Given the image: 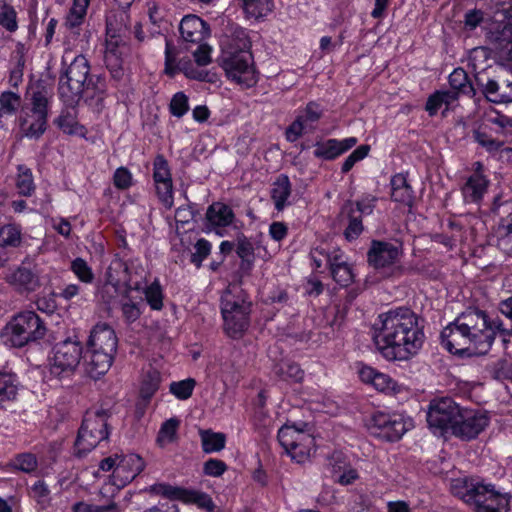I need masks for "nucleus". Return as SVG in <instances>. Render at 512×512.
<instances>
[{
  "label": "nucleus",
  "instance_id": "f257e3e1",
  "mask_svg": "<svg viewBox=\"0 0 512 512\" xmlns=\"http://www.w3.org/2000/svg\"><path fill=\"white\" fill-rule=\"evenodd\" d=\"M373 340L388 361H407L423 346L425 334L418 316L408 308H397L378 316Z\"/></svg>",
  "mask_w": 512,
  "mask_h": 512
},
{
  "label": "nucleus",
  "instance_id": "f03ea898",
  "mask_svg": "<svg viewBox=\"0 0 512 512\" xmlns=\"http://www.w3.org/2000/svg\"><path fill=\"white\" fill-rule=\"evenodd\" d=\"M502 331V320L491 319L485 311L469 309L442 330L441 342L453 354H485Z\"/></svg>",
  "mask_w": 512,
  "mask_h": 512
},
{
  "label": "nucleus",
  "instance_id": "7ed1b4c3",
  "mask_svg": "<svg viewBox=\"0 0 512 512\" xmlns=\"http://www.w3.org/2000/svg\"><path fill=\"white\" fill-rule=\"evenodd\" d=\"M454 495L476 512H508L510 495L495 489L492 484L478 479L457 480L452 485Z\"/></svg>",
  "mask_w": 512,
  "mask_h": 512
},
{
  "label": "nucleus",
  "instance_id": "20e7f679",
  "mask_svg": "<svg viewBox=\"0 0 512 512\" xmlns=\"http://www.w3.org/2000/svg\"><path fill=\"white\" fill-rule=\"evenodd\" d=\"M127 8L110 9L106 14V49L104 60L115 79L123 76L121 49L127 45L130 34V16Z\"/></svg>",
  "mask_w": 512,
  "mask_h": 512
},
{
  "label": "nucleus",
  "instance_id": "39448f33",
  "mask_svg": "<svg viewBox=\"0 0 512 512\" xmlns=\"http://www.w3.org/2000/svg\"><path fill=\"white\" fill-rule=\"evenodd\" d=\"M51 99V92L44 85H32L27 91L20 114V127L26 137L38 139L46 131Z\"/></svg>",
  "mask_w": 512,
  "mask_h": 512
},
{
  "label": "nucleus",
  "instance_id": "423d86ee",
  "mask_svg": "<svg viewBox=\"0 0 512 512\" xmlns=\"http://www.w3.org/2000/svg\"><path fill=\"white\" fill-rule=\"evenodd\" d=\"M117 343L115 331L109 325L102 323L93 328L88 340L90 355L87 361V371L92 377L97 378L109 370Z\"/></svg>",
  "mask_w": 512,
  "mask_h": 512
},
{
  "label": "nucleus",
  "instance_id": "0eeeda50",
  "mask_svg": "<svg viewBox=\"0 0 512 512\" xmlns=\"http://www.w3.org/2000/svg\"><path fill=\"white\" fill-rule=\"evenodd\" d=\"M250 312L251 301L240 288L227 289L221 296V314L229 336L239 337L249 327Z\"/></svg>",
  "mask_w": 512,
  "mask_h": 512
},
{
  "label": "nucleus",
  "instance_id": "6e6552de",
  "mask_svg": "<svg viewBox=\"0 0 512 512\" xmlns=\"http://www.w3.org/2000/svg\"><path fill=\"white\" fill-rule=\"evenodd\" d=\"M47 328L42 319L31 310L16 314L5 326L2 337L12 347L21 348L42 339Z\"/></svg>",
  "mask_w": 512,
  "mask_h": 512
},
{
  "label": "nucleus",
  "instance_id": "1a4fd4ad",
  "mask_svg": "<svg viewBox=\"0 0 512 512\" xmlns=\"http://www.w3.org/2000/svg\"><path fill=\"white\" fill-rule=\"evenodd\" d=\"M108 418V411L104 409H92L85 413L75 441L77 456L86 455L102 441L108 439L110 434Z\"/></svg>",
  "mask_w": 512,
  "mask_h": 512
},
{
  "label": "nucleus",
  "instance_id": "9d476101",
  "mask_svg": "<svg viewBox=\"0 0 512 512\" xmlns=\"http://www.w3.org/2000/svg\"><path fill=\"white\" fill-rule=\"evenodd\" d=\"M90 66L88 60L77 54L59 79V95L67 105H75L82 98L84 87L88 82Z\"/></svg>",
  "mask_w": 512,
  "mask_h": 512
},
{
  "label": "nucleus",
  "instance_id": "9b49d317",
  "mask_svg": "<svg viewBox=\"0 0 512 512\" xmlns=\"http://www.w3.org/2000/svg\"><path fill=\"white\" fill-rule=\"evenodd\" d=\"M83 347L76 338H67L57 343L50 358L49 372L55 378L70 377L82 358Z\"/></svg>",
  "mask_w": 512,
  "mask_h": 512
},
{
  "label": "nucleus",
  "instance_id": "f8f14e48",
  "mask_svg": "<svg viewBox=\"0 0 512 512\" xmlns=\"http://www.w3.org/2000/svg\"><path fill=\"white\" fill-rule=\"evenodd\" d=\"M367 426L371 434L393 442L413 428V420L399 413L377 411L372 414Z\"/></svg>",
  "mask_w": 512,
  "mask_h": 512
},
{
  "label": "nucleus",
  "instance_id": "ddd939ff",
  "mask_svg": "<svg viewBox=\"0 0 512 512\" xmlns=\"http://www.w3.org/2000/svg\"><path fill=\"white\" fill-rule=\"evenodd\" d=\"M278 441L288 455L297 463H305L311 456L314 438L302 428L285 424L278 431Z\"/></svg>",
  "mask_w": 512,
  "mask_h": 512
},
{
  "label": "nucleus",
  "instance_id": "4468645a",
  "mask_svg": "<svg viewBox=\"0 0 512 512\" xmlns=\"http://www.w3.org/2000/svg\"><path fill=\"white\" fill-rule=\"evenodd\" d=\"M462 408L450 397L435 398L430 401L427 422L431 429L444 434L452 431Z\"/></svg>",
  "mask_w": 512,
  "mask_h": 512
},
{
  "label": "nucleus",
  "instance_id": "2eb2a0df",
  "mask_svg": "<svg viewBox=\"0 0 512 512\" xmlns=\"http://www.w3.org/2000/svg\"><path fill=\"white\" fill-rule=\"evenodd\" d=\"M220 63L227 77L244 88H250L257 83V75L250 51L243 54L220 58Z\"/></svg>",
  "mask_w": 512,
  "mask_h": 512
},
{
  "label": "nucleus",
  "instance_id": "dca6fc26",
  "mask_svg": "<svg viewBox=\"0 0 512 512\" xmlns=\"http://www.w3.org/2000/svg\"><path fill=\"white\" fill-rule=\"evenodd\" d=\"M490 423L487 412L462 408L451 434L462 441H470L483 432Z\"/></svg>",
  "mask_w": 512,
  "mask_h": 512
},
{
  "label": "nucleus",
  "instance_id": "f3484780",
  "mask_svg": "<svg viewBox=\"0 0 512 512\" xmlns=\"http://www.w3.org/2000/svg\"><path fill=\"white\" fill-rule=\"evenodd\" d=\"M475 80L488 101L496 104L512 102L511 72L506 71L504 75H499L496 79H487L486 81L481 74H477Z\"/></svg>",
  "mask_w": 512,
  "mask_h": 512
},
{
  "label": "nucleus",
  "instance_id": "a211bd4d",
  "mask_svg": "<svg viewBox=\"0 0 512 512\" xmlns=\"http://www.w3.org/2000/svg\"><path fill=\"white\" fill-rule=\"evenodd\" d=\"M5 280L19 293H31L41 286L40 271L30 261H23L6 275Z\"/></svg>",
  "mask_w": 512,
  "mask_h": 512
},
{
  "label": "nucleus",
  "instance_id": "6ab92c4d",
  "mask_svg": "<svg viewBox=\"0 0 512 512\" xmlns=\"http://www.w3.org/2000/svg\"><path fill=\"white\" fill-rule=\"evenodd\" d=\"M153 180L159 201L166 209L174 204L172 175L167 160L157 155L153 162Z\"/></svg>",
  "mask_w": 512,
  "mask_h": 512
},
{
  "label": "nucleus",
  "instance_id": "aec40b11",
  "mask_svg": "<svg viewBox=\"0 0 512 512\" xmlns=\"http://www.w3.org/2000/svg\"><path fill=\"white\" fill-rule=\"evenodd\" d=\"M144 467L143 459L137 454L119 455V461L112 474L113 484L124 487L140 474Z\"/></svg>",
  "mask_w": 512,
  "mask_h": 512
},
{
  "label": "nucleus",
  "instance_id": "412c9836",
  "mask_svg": "<svg viewBox=\"0 0 512 512\" xmlns=\"http://www.w3.org/2000/svg\"><path fill=\"white\" fill-rule=\"evenodd\" d=\"M401 254L400 246L386 241L373 240L368 251V262L375 268L393 265Z\"/></svg>",
  "mask_w": 512,
  "mask_h": 512
},
{
  "label": "nucleus",
  "instance_id": "4be33fe9",
  "mask_svg": "<svg viewBox=\"0 0 512 512\" xmlns=\"http://www.w3.org/2000/svg\"><path fill=\"white\" fill-rule=\"evenodd\" d=\"M179 33L185 43L200 44L209 36L210 29L199 16L189 14L180 21Z\"/></svg>",
  "mask_w": 512,
  "mask_h": 512
},
{
  "label": "nucleus",
  "instance_id": "5701e85b",
  "mask_svg": "<svg viewBox=\"0 0 512 512\" xmlns=\"http://www.w3.org/2000/svg\"><path fill=\"white\" fill-rule=\"evenodd\" d=\"M356 137H348L343 140L328 139L324 142H318L313 152L316 158L324 160H333L357 144Z\"/></svg>",
  "mask_w": 512,
  "mask_h": 512
},
{
  "label": "nucleus",
  "instance_id": "b1692460",
  "mask_svg": "<svg viewBox=\"0 0 512 512\" xmlns=\"http://www.w3.org/2000/svg\"><path fill=\"white\" fill-rule=\"evenodd\" d=\"M250 47L251 43L247 32L243 28L236 27L221 40L222 54L220 58L243 54L244 51H250Z\"/></svg>",
  "mask_w": 512,
  "mask_h": 512
},
{
  "label": "nucleus",
  "instance_id": "393cba45",
  "mask_svg": "<svg viewBox=\"0 0 512 512\" xmlns=\"http://www.w3.org/2000/svg\"><path fill=\"white\" fill-rule=\"evenodd\" d=\"M90 32L83 27L76 29H65L64 41L65 53L63 55L62 62L66 64L70 53L75 51L78 54H82L89 48Z\"/></svg>",
  "mask_w": 512,
  "mask_h": 512
},
{
  "label": "nucleus",
  "instance_id": "a878e982",
  "mask_svg": "<svg viewBox=\"0 0 512 512\" xmlns=\"http://www.w3.org/2000/svg\"><path fill=\"white\" fill-rule=\"evenodd\" d=\"M205 219L210 228H225L234 222L235 214L230 206L214 202L207 208Z\"/></svg>",
  "mask_w": 512,
  "mask_h": 512
},
{
  "label": "nucleus",
  "instance_id": "bb28decb",
  "mask_svg": "<svg viewBox=\"0 0 512 512\" xmlns=\"http://www.w3.org/2000/svg\"><path fill=\"white\" fill-rule=\"evenodd\" d=\"M489 180L483 173L470 175L462 187V194L466 203H479L487 192Z\"/></svg>",
  "mask_w": 512,
  "mask_h": 512
},
{
  "label": "nucleus",
  "instance_id": "cd10ccee",
  "mask_svg": "<svg viewBox=\"0 0 512 512\" xmlns=\"http://www.w3.org/2000/svg\"><path fill=\"white\" fill-rule=\"evenodd\" d=\"M292 193L291 182L287 175L281 174L272 183L270 196L277 211H283L291 202L289 198Z\"/></svg>",
  "mask_w": 512,
  "mask_h": 512
},
{
  "label": "nucleus",
  "instance_id": "c85d7f7f",
  "mask_svg": "<svg viewBox=\"0 0 512 512\" xmlns=\"http://www.w3.org/2000/svg\"><path fill=\"white\" fill-rule=\"evenodd\" d=\"M391 199L406 206L413 203V190L404 174H396L391 178Z\"/></svg>",
  "mask_w": 512,
  "mask_h": 512
},
{
  "label": "nucleus",
  "instance_id": "c756f323",
  "mask_svg": "<svg viewBox=\"0 0 512 512\" xmlns=\"http://www.w3.org/2000/svg\"><path fill=\"white\" fill-rule=\"evenodd\" d=\"M70 106L71 108L61 111L60 115L55 119L54 123L66 134L84 136L86 130L84 126L80 125L77 121L74 105Z\"/></svg>",
  "mask_w": 512,
  "mask_h": 512
},
{
  "label": "nucleus",
  "instance_id": "7c9ffc66",
  "mask_svg": "<svg viewBox=\"0 0 512 512\" xmlns=\"http://www.w3.org/2000/svg\"><path fill=\"white\" fill-rule=\"evenodd\" d=\"M487 39L495 49L512 50V24H497L487 33Z\"/></svg>",
  "mask_w": 512,
  "mask_h": 512
},
{
  "label": "nucleus",
  "instance_id": "2f4dec72",
  "mask_svg": "<svg viewBox=\"0 0 512 512\" xmlns=\"http://www.w3.org/2000/svg\"><path fill=\"white\" fill-rule=\"evenodd\" d=\"M91 0H73V4L64 19L65 29L83 27L87 15V9Z\"/></svg>",
  "mask_w": 512,
  "mask_h": 512
},
{
  "label": "nucleus",
  "instance_id": "473e14b6",
  "mask_svg": "<svg viewBox=\"0 0 512 512\" xmlns=\"http://www.w3.org/2000/svg\"><path fill=\"white\" fill-rule=\"evenodd\" d=\"M106 280L114 287L129 283L130 275L127 263L121 258H114L107 269Z\"/></svg>",
  "mask_w": 512,
  "mask_h": 512
},
{
  "label": "nucleus",
  "instance_id": "72a5a7b5",
  "mask_svg": "<svg viewBox=\"0 0 512 512\" xmlns=\"http://www.w3.org/2000/svg\"><path fill=\"white\" fill-rule=\"evenodd\" d=\"M341 454H333L330 460V464L333 468V473L337 475V482L343 486L354 483L358 478L359 474L356 469L350 465H340Z\"/></svg>",
  "mask_w": 512,
  "mask_h": 512
},
{
  "label": "nucleus",
  "instance_id": "f704fd0d",
  "mask_svg": "<svg viewBox=\"0 0 512 512\" xmlns=\"http://www.w3.org/2000/svg\"><path fill=\"white\" fill-rule=\"evenodd\" d=\"M18 391L17 377L15 374L0 371V408L4 403L16 398Z\"/></svg>",
  "mask_w": 512,
  "mask_h": 512
},
{
  "label": "nucleus",
  "instance_id": "c9c22d12",
  "mask_svg": "<svg viewBox=\"0 0 512 512\" xmlns=\"http://www.w3.org/2000/svg\"><path fill=\"white\" fill-rule=\"evenodd\" d=\"M105 89L106 85L103 80L97 78L93 81L92 77L89 78L86 86L84 87V92L82 97L86 102H90L94 104L97 108L102 107L104 98H105Z\"/></svg>",
  "mask_w": 512,
  "mask_h": 512
},
{
  "label": "nucleus",
  "instance_id": "e433bc0d",
  "mask_svg": "<svg viewBox=\"0 0 512 512\" xmlns=\"http://www.w3.org/2000/svg\"><path fill=\"white\" fill-rule=\"evenodd\" d=\"M201 446L204 453L210 454L223 450L226 444V436L221 432L211 430L200 431Z\"/></svg>",
  "mask_w": 512,
  "mask_h": 512
},
{
  "label": "nucleus",
  "instance_id": "4c0bfd02",
  "mask_svg": "<svg viewBox=\"0 0 512 512\" xmlns=\"http://www.w3.org/2000/svg\"><path fill=\"white\" fill-rule=\"evenodd\" d=\"M22 242V229L20 225L8 223L0 225V247L16 248Z\"/></svg>",
  "mask_w": 512,
  "mask_h": 512
},
{
  "label": "nucleus",
  "instance_id": "58836bf2",
  "mask_svg": "<svg viewBox=\"0 0 512 512\" xmlns=\"http://www.w3.org/2000/svg\"><path fill=\"white\" fill-rule=\"evenodd\" d=\"M449 84L453 90L468 96L475 95V89L468 79L466 71L462 68H456L449 75Z\"/></svg>",
  "mask_w": 512,
  "mask_h": 512
},
{
  "label": "nucleus",
  "instance_id": "ea45409f",
  "mask_svg": "<svg viewBox=\"0 0 512 512\" xmlns=\"http://www.w3.org/2000/svg\"><path fill=\"white\" fill-rule=\"evenodd\" d=\"M274 373L284 381L301 382L304 378V371L297 363L285 361L274 367Z\"/></svg>",
  "mask_w": 512,
  "mask_h": 512
},
{
  "label": "nucleus",
  "instance_id": "a19ab883",
  "mask_svg": "<svg viewBox=\"0 0 512 512\" xmlns=\"http://www.w3.org/2000/svg\"><path fill=\"white\" fill-rule=\"evenodd\" d=\"M16 188L22 196L29 197L35 191L33 174L30 168L25 165L18 166V174L16 178Z\"/></svg>",
  "mask_w": 512,
  "mask_h": 512
},
{
  "label": "nucleus",
  "instance_id": "79ce46f5",
  "mask_svg": "<svg viewBox=\"0 0 512 512\" xmlns=\"http://www.w3.org/2000/svg\"><path fill=\"white\" fill-rule=\"evenodd\" d=\"M261 249L259 243L252 242L244 236L237 239L236 253L243 262L249 265L254 262L256 254L259 255Z\"/></svg>",
  "mask_w": 512,
  "mask_h": 512
},
{
  "label": "nucleus",
  "instance_id": "37998d69",
  "mask_svg": "<svg viewBox=\"0 0 512 512\" xmlns=\"http://www.w3.org/2000/svg\"><path fill=\"white\" fill-rule=\"evenodd\" d=\"M241 6L246 14L259 18L266 16L273 10L272 0H240Z\"/></svg>",
  "mask_w": 512,
  "mask_h": 512
},
{
  "label": "nucleus",
  "instance_id": "c03bdc74",
  "mask_svg": "<svg viewBox=\"0 0 512 512\" xmlns=\"http://www.w3.org/2000/svg\"><path fill=\"white\" fill-rule=\"evenodd\" d=\"M344 209L348 211L349 223L344 231V236L348 241H352L359 237L363 231V224L361 216L355 215L353 203L348 202L345 204Z\"/></svg>",
  "mask_w": 512,
  "mask_h": 512
},
{
  "label": "nucleus",
  "instance_id": "a18cd8bd",
  "mask_svg": "<svg viewBox=\"0 0 512 512\" xmlns=\"http://www.w3.org/2000/svg\"><path fill=\"white\" fill-rule=\"evenodd\" d=\"M181 500L187 503L196 504L206 512H213L215 508L212 498L208 494L200 491L184 489Z\"/></svg>",
  "mask_w": 512,
  "mask_h": 512
},
{
  "label": "nucleus",
  "instance_id": "49530a36",
  "mask_svg": "<svg viewBox=\"0 0 512 512\" xmlns=\"http://www.w3.org/2000/svg\"><path fill=\"white\" fill-rule=\"evenodd\" d=\"M144 295L152 310L159 311L163 308L164 295L158 279H155L144 289Z\"/></svg>",
  "mask_w": 512,
  "mask_h": 512
},
{
  "label": "nucleus",
  "instance_id": "de8ad7c7",
  "mask_svg": "<svg viewBox=\"0 0 512 512\" xmlns=\"http://www.w3.org/2000/svg\"><path fill=\"white\" fill-rule=\"evenodd\" d=\"M180 421L177 418H170L163 422L157 436V442L160 446L172 443L176 439L177 430Z\"/></svg>",
  "mask_w": 512,
  "mask_h": 512
},
{
  "label": "nucleus",
  "instance_id": "09e8293b",
  "mask_svg": "<svg viewBox=\"0 0 512 512\" xmlns=\"http://www.w3.org/2000/svg\"><path fill=\"white\" fill-rule=\"evenodd\" d=\"M160 375L156 370L148 371L142 381L140 394L143 399H150L158 390Z\"/></svg>",
  "mask_w": 512,
  "mask_h": 512
},
{
  "label": "nucleus",
  "instance_id": "8fccbe9b",
  "mask_svg": "<svg viewBox=\"0 0 512 512\" xmlns=\"http://www.w3.org/2000/svg\"><path fill=\"white\" fill-rule=\"evenodd\" d=\"M0 26L9 32L17 30L16 11L14 8L6 4V0H0Z\"/></svg>",
  "mask_w": 512,
  "mask_h": 512
},
{
  "label": "nucleus",
  "instance_id": "3c124183",
  "mask_svg": "<svg viewBox=\"0 0 512 512\" xmlns=\"http://www.w3.org/2000/svg\"><path fill=\"white\" fill-rule=\"evenodd\" d=\"M497 246L506 255L512 257V223L497 228Z\"/></svg>",
  "mask_w": 512,
  "mask_h": 512
},
{
  "label": "nucleus",
  "instance_id": "603ef678",
  "mask_svg": "<svg viewBox=\"0 0 512 512\" xmlns=\"http://www.w3.org/2000/svg\"><path fill=\"white\" fill-rule=\"evenodd\" d=\"M196 382L192 378H187L170 384V392L179 400H187L191 397Z\"/></svg>",
  "mask_w": 512,
  "mask_h": 512
},
{
  "label": "nucleus",
  "instance_id": "864d4df0",
  "mask_svg": "<svg viewBox=\"0 0 512 512\" xmlns=\"http://www.w3.org/2000/svg\"><path fill=\"white\" fill-rule=\"evenodd\" d=\"M21 104L20 95L11 92L5 91L0 94V117L2 113L6 114H14Z\"/></svg>",
  "mask_w": 512,
  "mask_h": 512
},
{
  "label": "nucleus",
  "instance_id": "5fc2aeb1",
  "mask_svg": "<svg viewBox=\"0 0 512 512\" xmlns=\"http://www.w3.org/2000/svg\"><path fill=\"white\" fill-rule=\"evenodd\" d=\"M71 270L76 277L83 283L89 284L94 280V273L88 263L78 257L71 263Z\"/></svg>",
  "mask_w": 512,
  "mask_h": 512
},
{
  "label": "nucleus",
  "instance_id": "6e6d98bb",
  "mask_svg": "<svg viewBox=\"0 0 512 512\" xmlns=\"http://www.w3.org/2000/svg\"><path fill=\"white\" fill-rule=\"evenodd\" d=\"M182 488L174 487L166 483H156L151 485L147 491L154 495H161L168 499H180L183 495Z\"/></svg>",
  "mask_w": 512,
  "mask_h": 512
},
{
  "label": "nucleus",
  "instance_id": "4d7b16f0",
  "mask_svg": "<svg viewBox=\"0 0 512 512\" xmlns=\"http://www.w3.org/2000/svg\"><path fill=\"white\" fill-rule=\"evenodd\" d=\"M189 110L188 97L184 92H177L173 95L170 104V113L177 118L183 117Z\"/></svg>",
  "mask_w": 512,
  "mask_h": 512
},
{
  "label": "nucleus",
  "instance_id": "13d9d810",
  "mask_svg": "<svg viewBox=\"0 0 512 512\" xmlns=\"http://www.w3.org/2000/svg\"><path fill=\"white\" fill-rule=\"evenodd\" d=\"M330 272L335 282L342 287H347L354 281V273L352 267L348 263L338 268H333Z\"/></svg>",
  "mask_w": 512,
  "mask_h": 512
},
{
  "label": "nucleus",
  "instance_id": "bf43d9fd",
  "mask_svg": "<svg viewBox=\"0 0 512 512\" xmlns=\"http://www.w3.org/2000/svg\"><path fill=\"white\" fill-rule=\"evenodd\" d=\"M12 466L20 471L30 473L37 468V459L31 453L18 454L12 460Z\"/></svg>",
  "mask_w": 512,
  "mask_h": 512
},
{
  "label": "nucleus",
  "instance_id": "052dcab7",
  "mask_svg": "<svg viewBox=\"0 0 512 512\" xmlns=\"http://www.w3.org/2000/svg\"><path fill=\"white\" fill-rule=\"evenodd\" d=\"M377 390L385 393L399 392L397 383L387 374L378 372L372 384Z\"/></svg>",
  "mask_w": 512,
  "mask_h": 512
},
{
  "label": "nucleus",
  "instance_id": "680f3d73",
  "mask_svg": "<svg viewBox=\"0 0 512 512\" xmlns=\"http://www.w3.org/2000/svg\"><path fill=\"white\" fill-rule=\"evenodd\" d=\"M370 147L368 145H361L357 147L343 162L342 172H349L352 167L358 162L363 160L369 153Z\"/></svg>",
  "mask_w": 512,
  "mask_h": 512
},
{
  "label": "nucleus",
  "instance_id": "e2e57ef3",
  "mask_svg": "<svg viewBox=\"0 0 512 512\" xmlns=\"http://www.w3.org/2000/svg\"><path fill=\"white\" fill-rule=\"evenodd\" d=\"M195 252L191 255V262L200 267L203 260L207 258L211 251V244L206 239H199L195 246Z\"/></svg>",
  "mask_w": 512,
  "mask_h": 512
},
{
  "label": "nucleus",
  "instance_id": "0e129e2a",
  "mask_svg": "<svg viewBox=\"0 0 512 512\" xmlns=\"http://www.w3.org/2000/svg\"><path fill=\"white\" fill-rule=\"evenodd\" d=\"M114 186L120 190H126L133 184V176L126 167H119L113 175Z\"/></svg>",
  "mask_w": 512,
  "mask_h": 512
},
{
  "label": "nucleus",
  "instance_id": "69168bd1",
  "mask_svg": "<svg viewBox=\"0 0 512 512\" xmlns=\"http://www.w3.org/2000/svg\"><path fill=\"white\" fill-rule=\"evenodd\" d=\"M306 127L307 124L303 121V117L297 116L286 129L285 136L287 141L295 142L298 140L302 136Z\"/></svg>",
  "mask_w": 512,
  "mask_h": 512
},
{
  "label": "nucleus",
  "instance_id": "338daca9",
  "mask_svg": "<svg viewBox=\"0 0 512 512\" xmlns=\"http://www.w3.org/2000/svg\"><path fill=\"white\" fill-rule=\"evenodd\" d=\"M226 470V463L215 458H210L203 465L204 474L211 477H220Z\"/></svg>",
  "mask_w": 512,
  "mask_h": 512
},
{
  "label": "nucleus",
  "instance_id": "774afa93",
  "mask_svg": "<svg viewBox=\"0 0 512 512\" xmlns=\"http://www.w3.org/2000/svg\"><path fill=\"white\" fill-rule=\"evenodd\" d=\"M475 141L486 148L489 152H494L502 149L503 143L490 137L489 135L476 131L474 133Z\"/></svg>",
  "mask_w": 512,
  "mask_h": 512
}]
</instances>
